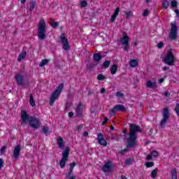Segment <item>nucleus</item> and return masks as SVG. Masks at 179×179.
I'll list each match as a JSON object with an SVG mask.
<instances>
[{"label": "nucleus", "mask_w": 179, "mask_h": 179, "mask_svg": "<svg viewBox=\"0 0 179 179\" xmlns=\"http://www.w3.org/2000/svg\"><path fill=\"white\" fill-rule=\"evenodd\" d=\"M129 131L130 132L129 133V138H127V144L126 145V148H127L120 151V155H123L124 152H128V149H132L136 146V139L138 138L136 136V134H138V132H142V129L140 126L131 123L129 124Z\"/></svg>", "instance_id": "nucleus-1"}, {"label": "nucleus", "mask_w": 179, "mask_h": 179, "mask_svg": "<svg viewBox=\"0 0 179 179\" xmlns=\"http://www.w3.org/2000/svg\"><path fill=\"white\" fill-rule=\"evenodd\" d=\"M21 119L22 121V124H27L28 121L29 126L34 129H38V128L41 127V122H40V119L33 116L29 117L26 110H22L21 112Z\"/></svg>", "instance_id": "nucleus-2"}, {"label": "nucleus", "mask_w": 179, "mask_h": 179, "mask_svg": "<svg viewBox=\"0 0 179 179\" xmlns=\"http://www.w3.org/2000/svg\"><path fill=\"white\" fill-rule=\"evenodd\" d=\"M47 31V24L44 20H41L38 25V37L40 40H45L47 38V35L45 32Z\"/></svg>", "instance_id": "nucleus-3"}, {"label": "nucleus", "mask_w": 179, "mask_h": 179, "mask_svg": "<svg viewBox=\"0 0 179 179\" xmlns=\"http://www.w3.org/2000/svg\"><path fill=\"white\" fill-rule=\"evenodd\" d=\"M62 90H64V83H60L50 96V106H53L54 103H55V100L59 97Z\"/></svg>", "instance_id": "nucleus-4"}, {"label": "nucleus", "mask_w": 179, "mask_h": 179, "mask_svg": "<svg viewBox=\"0 0 179 179\" xmlns=\"http://www.w3.org/2000/svg\"><path fill=\"white\" fill-rule=\"evenodd\" d=\"M169 37L172 41L177 40V37H178V27L177 26V23L171 22V30Z\"/></svg>", "instance_id": "nucleus-5"}, {"label": "nucleus", "mask_w": 179, "mask_h": 179, "mask_svg": "<svg viewBox=\"0 0 179 179\" xmlns=\"http://www.w3.org/2000/svg\"><path fill=\"white\" fill-rule=\"evenodd\" d=\"M174 57V54H173L171 50H168V52L164 59V64H166V65H169V66H173V65L176 64V59Z\"/></svg>", "instance_id": "nucleus-6"}, {"label": "nucleus", "mask_w": 179, "mask_h": 179, "mask_svg": "<svg viewBox=\"0 0 179 179\" xmlns=\"http://www.w3.org/2000/svg\"><path fill=\"white\" fill-rule=\"evenodd\" d=\"M68 157H69V147H66L64 150L62 152V157L60 160V167L64 169L68 162Z\"/></svg>", "instance_id": "nucleus-7"}, {"label": "nucleus", "mask_w": 179, "mask_h": 179, "mask_svg": "<svg viewBox=\"0 0 179 179\" xmlns=\"http://www.w3.org/2000/svg\"><path fill=\"white\" fill-rule=\"evenodd\" d=\"M162 117L163 118L161 120L159 125L161 128L164 129L167 120L170 118V112L169 111V108H164L163 109Z\"/></svg>", "instance_id": "nucleus-8"}, {"label": "nucleus", "mask_w": 179, "mask_h": 179, "mask_svg": "<svg viewBox=\"0 0 179 179\" xmlns=\"http://www.w3.org/2000/svg\"><path fill=\"white\" fill-rule=\"evenodd\" d=\"M76 166V162H71L70 164V169L68 173H66V177L68 179H76V176L73 175V168Z\"/></svg>", "instance_id": "nucleus-9"}, {"label": "nucleus", "mask_w": 179, "mask_h": 179, "mask_svg": "<svg viewBox=\"0 0 179 179\" xmlns=\"http://www.w3.org/2000/svg\"><path fill=\"white\" fill-rule=\"evenodd\" d=\"M114 169V165L111 163V161H108L102 167V171L103 173H110Z\"/></svg>", "instance_id": "nucleus-10"}, {"label": "nucleus", "mask_w": 179, "mask_h": 179, "mask_svg": "<svg viewBox=\"0 0 179 179\" xmlns=\"http://www.w3.org/2000/svg\"><path fill=\"white\" fill-rule=\"evenodd\" d=\"M15 80L17 83V85H19L20 86H26L27 83H26V80H24V76L17 74L15 76Z\"/></svg>", "instance_id": "nucleus-11"}, {"label": "nucleus", "mask_w": 179, "mask_h": 179, "mask_svg": "<svg viewBox=\"0 0 179 179\" xmlns=\"http://www.w3.org/2000/svg\"><path fill=\"white\" fill-rule=\"evenodd\" d=\"M60 40L62 43L63 44V50L65 51H68L69 50V43L68 42V39L66 36H65V34H62L60 36Z\"/></svg>", "instance_id": "nucleus-12"}, {"label": "nucleus", "mask_w": 179, "mask_h": 179, "mask_svg": "<svg viewBox=\"0 0 179 179\" xmlns=\"http://www.w3.org/2000/svg\"><path fill=\"white\" fill-rule=\"evenodd\" d=\"M20 150H22V147H20V144H17L13 150V157H14V160H17L19 159V157L20 156Z\"/></svg>", "instance_id": "nucleus-13"}, {"label": "nucleus", "mask_w": 179, "mask_h": 179, "mask_svg": "<svg viewBox=\"0 0 179 179\" xmlns=\"http://www.w3.org/2000/svg\"><path fill=\"white\" fill-rule=\"evenodd\" d=\"M97 141L101 146H107V141H106L101 133H99L98 134Z\"/></svg>", "instance_id": "nucleus-14"}, {"label": "nucleus", "mask_w": 179, "mask_h": 179, "mask_svg": "<svg viewBox=\"0 0 179 179\" xmlns=\"http://www.w3.org/2000/svg\"><path fill=\"white\" fill-rule=\"evenodd\" d=\"M83 104L82 103H79L76 108V113H77V117H81L82 114L83 113Z\"/></svg>", "instance_id": "nucleus-15"}, {"label": "nucleus", "mask_w": 179, "mask_h": 179, "mask_svg": "<svg viewBox=\"0 0 179 179\" xmlns=\"http://www.w3.org/2000/svg\"><path fill=\"white\" fill-rule=\"evenodd\" d=\"M120 43L122 45H129V36H123L120 38Z\"/></svg>", "instance_id": "nucleus-16"}, {"label": "nucleus", "mask_w": 179, "mask_h": 179, "mask_svg": "<svg viewBox=\"0 0 179 179\" xmlns=\"http://www.w3.org/2000/svg\"><path fill=\"white\" fill-rule=\"evenodd\" d=\"M57 145L60 149H64V148H65V145H64V139L61 136L57 137Z\"/></svg>", "instance_id": "nucleus-17"}, {"label": "nucleus", "mask_w": 179, "mask_h": 179, "mask_svg": "<svg viewBox=\"0 0 179 179\" xmlns=\"http://www.w3.org/2000/svg\"><path fill=\"white\" fill-rule=\"evenodd\" d=\"M118 13H120V7L116 8V9L115 10L113 15L111 16L110 22H115V19H117Z\"/></svg>", "instance_id": "nucleus-18"}, {"label": "nucleus", "mask_w": 179, "mask_h": 179, "mask_svg": "<svg viewBox=\"0 0 179 179\" xmlns=\"http://www.w3.org/2000/svg\"><path fill=\"white\" fill-rule=\"evenodd\" d=\"M102 59H103V56L100 52L95 53L93 55V59L94 61H95V62H99V61H101Z\"/></svg>", "instance_id": "nucleus-19"}, {"label": "nucleus", "mask_w": 179, "mask_h": 179, "mask_svg": "<svg viewBox=\"0 0 179 179\" xmlns=\"http://www.w3.org/2000/svg\"><path fill=\"white\" fill-rule=\"evenodd\" d=\"M115 110H116V111H122L123 113H125V111H127V108H125V106L121 104H117L115 106Z\"/></svg>", "instance_id": "nucleus-20"}, {"label": "nucleus", "mask_w": 179, "mask_h": 179, "mask_svg": "<svg viewBox=\"0 0 179 179\" xmlns=\"http://www.w3.org/2000/svg\"><path fill=\"white\" fill-rule=\"evenodd\" d=\"M117 71H118V66L115 64L112 65L110 68V73L111 75H115L117 73Z\"/></svg>", "instance_id": "nucleus-21"}, {"label": "nucleus", "mask_w": 179, "mask_h": 179, "mask_svg": "<svg viewBox=\"0 0 179 179\" xmlns=\"http://www.w3.org/2000/svg\"><path fill=\"white\" fill-rule=\"evenodd\" d=\"M29 104L31 107H36V101L33 97V94H29Z\"/></svg>", "instance_id": "nucleus-22"}, {"label": "nucleus", "mask_w": 179, "mask_h": 179, "mask_svg": "<svg viewBox=\"0 0 179 179\" xmlns=\"http://www.w3.org/2000/svg\"><path fill=\"white\" fill-rule=\"evenodd\" d=\"M26 55H27L26 51H23L22 53H20L19 55L17 61H19V62H20V61H22V59H24V58H26Z\"/></svg>", "instance_id": "nucleus-23"}, {"label": "nucleus", "mask_w": 179, "mask_h": 179, "mask_svg": "<svg viewBox=\"0 0 179 179\" xmlns=\"http://www.w3.org/2000/svg\"><path fill=\"white\" fill-rule=\"evenodd\" d=\"M130 66H131V68H136V66H138V60L131 59L130 61Z\"/></svg>", "instance_id": "nucleus-24"}, {"label": "nucleus", "mask_w": 179, "mask_h": 179, "mask_svg": "<svg viewBox=\"0 0 179 179\" xmlns=\"http://www.w3.org/2000/svg\"><path fill=\"white\" fill-rule=\"evenodd\" d=\"M147 87L150 89H153V87H156V83H153L150 80L147 82Z\"/></svg>", "instance_id": "nucleus-25"}, {"label": "nucleus", "mask_w": 179, "mask_h": 179, "mask_svg": "<svg viewBox=\"0 0 179 179\" xmlns=\"http://www.w3.org/2000/svg\"><path fill=\"white\" fill-rule=\"evenodd\" d=\"M171 179H177V169H174L171 171Z\"/></svg>", "instance_id": "nucleus-26"}, {"label": "nucleus", "mask_w": 179, "mask_h": 179, "mask_svg": "<svg viewBox=\"0 0 179 179\" xmlns=\"http://www.w3.org/2000/svg\"><path fill=\"white\" fill-rule=\"evenodd\" d=\"M169 6H170V2H169V1L164 0L162 1V8H164V9H167V8H169Z\"/></svg>", "instance_id": "nucleus-27"}, {"label": "nucleus", "mask_w": 179, "mask_h": 179, "mask_svg": "<svg viewBox=\"0 0 179 179\" xmlns=\"http://www.w3.org/2000/svg\"><path fill=\"white\" fill-rule=\"evenodd\" d=\"M125 16L126 19H131V17H132V11L131 10V9H128L125 12Z\"/></svg>", "instance_id": "nucleus-28"}, {"label": "nucleus", "mask_w": 179, "mask_h": 179, "mask_svg": "<svg viewBox=\"0 0 179 179\" xmlns=\"http://www.w3.org/2000/svg\"><path fill=\"white\" fill-rule=\"evenodd\" d=\"M159 171V169L156 168L155 169L152 170L151 172V177L152 178H156L157 176V172Z\"/></svg>", "instance_id": "nucleus-29"}, {"label": "nucleus", "mask_w": 179, "mask_h": 179, "mask_svg": "<svg viewBox=\"0 0 179 179\" xmlns=\"http://www.w3.org/2000/svg\"><path fill=\"white\" fill-rule=\"evenodd\" d=\"M132 163H134V159L132 158H127L124 162V164H127V166H131Z\"/></svg>", "instance_id": "nucleus-30"}, {"label": "nucleus", "mask_w": 179, "mask_h": 179, "mask_svg": "<svg viewBox=\"0 0 179 179\" xmlns=\"http://www.w3.org/2000/svg\"><path fill=\"white\" fill-rule=\"evenodd\" d=\"M177 6H178V2L177 1V0H173L171 2V8H177Z\"/></svg>", "instance_id": "nucleus-31"}, {"label": "nucleus", "mask_w": 179, "mask_h": 179, "mask_svg": "<svg viewBox=\"0 0 179 179\" xmlns=\"http://www.w3.org/2000/svg\"><path fill=\"white\" fill-rule=\"evenodd\" d=\"M47 64H48V59H43L41 61V64H39V66L41 68H43V66H45V65H47Z\"/></svg>", "instance_id": "nucleus-32"}, {"label": "nucleus", "mask_w": 179, "mask_h": 179, "mask_svg": "<svg viewBox=\"0 0 179 179\" xmlns=\"http://www.w3.org/2000/svg\"><path fill=\"white\" fill-rule=\"evenodd\" d=\"M34 8H36V1H33L30 3V7H29L30 12H33V10H34Z\"/></svg>", "instance_id": "nucleus-33"}, {"label": "nucleus", "mask_w": 179, "mask_h": 179, "mask_svg": "<svg viewBox=\"0 0 179 179\" xmlns=\"http://www.w3.org/2000/svg\"><path fill=\"white\" fill-rule=\"evenodd\" d=\"M96 66L97 64L91 63L87 66V69H88L89 71H92L94 68H96Z\"/></svg>", "instance_id": "nucleus-34"}, {"label": "nucleus", "mask_w": 179, "mask_h": 179, "mask_svg": "<svg viewBox=\"0 0 179 179\" xmlns=\"http://www.w3.org/2000/svg\"><path fill=\"white\" fill-rule=\"evenodd\" d=\"M109 114L110 117H114V115L117 114V109H115V106H114L113 108L110 110Z\"/></svg>", "instance_id": "nucleus-35"}, {"label": "nucleus", "mask_w": 179, "mask_h": 179, "mask_svg": "<svg viewBox=\"0 0 179 179\" xmlns=\"http://www.w3.org/2000/svg\"><path fill=\"white\" fill-rule=\"evenodd\" d=\"M110 60H106L103 64H102V67L103 68H105V69H107L110 66Z\"/></svg>", "instance_id": "nucleus-36"}, {"label": "nucleus", "mask_w": 179, "mask_h": 179, "mask_svg": "<svg viewBox=\"0 0 179 179\" xmlns=\"http://www.w3.org/2000/svg\"><path fill=\"white\" fill-rule=\"evenodd\" d=\"M51 27H52V29H57V27H58V26H59V22H55L52 24H50Z\"/></svg>", "instance_id": "nucleus-37"}, {"label": "nucleus", "mask_w": 179, "mask_h": 179, "mask_svg": "<svg viewBox=\"0 0 179 179\" xmlns=\"http://www.w3.org/2000/svg\"><path fill=\"white\" fill-rule=\"evenodd\" d=\"M145 166H146V167L148 168L153 167V166H155V162H145Z\"/></svg>", "instance_id": "nucleus-38"}, {"label": "nucleus", "mask_w": 179, "mask_h": 179, "mask_svg": "<svg viewBox=\"0 0 179 179\" xmlns=\"http://www.w3.org/2000/svg\"><path fill=\"white\" fill-rule=\"evenodd\" d=\"M80 6H81V8H86V6H87V1H82L80 2Z\"/></svg>", "instance_id": "nucleus-39"}, {"label": "nucleus", "mask_w": 179, "mask_h": 179, "mask_svg": "<svg viewBox=\"0 0 179 179\" xmlns=\"http://www.w3.org/2000/svg\"><path fill=\"white\" fill-rule=\"evenodd\" d=\"M151 155L152 156V157H157L159 156V152H157V151L156 150H153L152 152H151Z\"/></svg>", "instance_id": "nucleus-40"}, {"label": "nucleus", "mask_w": 179, "mask_h": 179, "mask_svg": "<svg viewBox=\"0 0 179 179\" xmlns=\"http://www.w3.org/2000/svg\"><path fill=\"white\" fill-rule=\"evenodd\" d=\"M98 80H104L106 79V76H103L102 74H99L97 76Z\"/></svg>", "instance_id": "nucleus-41"}, {"label": "nucleus", "mask_w": 179, "mask_h": 179, "mask_svg": "<svg viewBox=\"0 0 179 179\" xmlns=\"http://www.w3.org/2000/svg\"><path fill=\"white\" fill-rule=\"evenodd\" d=\"M115 96L117 97H120L121 99H122V97H124V95L123 93H121V92H117Z\"/></svg>", "instance_id": "nucleus-42"}, {"label": "nucleus", "mask_w": 179, "mask_h": 179, "mask_svg": "<svg viewBox=\"0 0 179 179\" xmlns=\"http://www.w3.org/2000/svg\"><path fill=\"white\" fill-rule=\"evenodd\" d=\"M112 139L113 141H117V142H120V136H117V135L113 136Z\"/></svg>", "instance_id": "nucleus-43"}, {"label": "nucleus", "mask_w": 179, "mask_h": 179, "mask_svg": "<svg viewBox=\"0 0 179 179\" xmlns=\"http://www.w3.org/2000/svg\"><path fill=\"white\" fill-rule=\"evenodd\" d=\"M71 102L67 101V102L66 103L65 110H69V108H71Z\"/></svg>", "instance_id": "nucleus-44"}, {"label": "nucleus", "mask_w": 179, "mask_h": 179, "mask_svg": "<svg viewBox=\"0 0 179 179\" xmlns=\"http://www.w3.org/2000/svg\"><path fill=\"white\" fill-rule=\"evenodd\" d=\"M48 129H49L48 127L43 126L42 131H43V134H47V132H48Z\"/></svg>", "instance_id": "nucleus-45"}, {"label": "nucleus", "mask_w": 179, "mask_h": 179, "mask_svg": "<svg viewBox=\"0 0 179 179\" xmlns=\"http://www.w3.org/2000/svg\"><path fill=\"white\" fill-rule=\"evenodd\" d=\"M175 111L176 113V114L178 115L179 117V103H176V106L175 108Z\"/></svg>", "instance_id": "nucleus-46"}, {"label": "nucleus", "mask_w": 179, "mask_h": 179, "mask_svg": "<svg viewBox=\"0 0 179 179\" xmlns=\"http://www.w3.org/2000/svg\"><path fill=\"white\" fill-rule=\"evenodd\" d=\"M5 162L2 158H0V170L1 169L2 167H3Z\"/></svg>", "instance_id": "nucleus-47"}, {"label": "nucleus", "mask_w": 179, "mask_h": 179, "mask_svg": "<svg viewBox=\"0 0 179 179\" xmlns=\"http://www.w3.org/2000/svg\"><path fill=\"white\" fill-rule=\"evenodd\" d=\"M5 150H6V146L1 147V148L0 150L1 155H3V153H5Z\"/></svg>", "instance_id": "nucleus-48"}, {"label": "nucleus", "mask_w": 179, "mask_h": 179, "mask_svg": "<svg viewBox=\"0 0 179 179\" xmlns=\"http://www.w3.org/2000/svg\"><path fill=\"white\" fill-rule=\"evenodd\" d=\"M157 47L158 48H163V47H164V43L163 42H159L157 43Z\"/></svg>", "instance_id": "nucleus-49"}, {"label": "nucleus", "mask_w": 179, "mask_h": 179, "mask_svg": "<svg viewBox=\"0 0 179 179\" xmlns=\"http://www.w3.org/2000/svg\"><path fill=\"white\" fill-rule=\"evenodd\" d=\"M149 15V10L145 9L143 13V16L146 17Z\"/></svg>", "instance_id": "nucleus-50"}, {"label": "nucleus", "mask_w": 179, "mask_h": 179, "mask_svg": "<svg viewBox=\"0 0 179 179\" xmlns=\"http://www.w3.org/2000/svg\"><path fill=\"white\" fill-rule=\"evenodd\" d=\"M122 132H123V134H124L123 136H124V138H127V136H128V135H129V133H128V132L127 131V129H124Z\"/></svg>", "instance_id": "nucleus-51"}, {"label": "nucleus", "mask_w": 179, "mask_h": 179, "mask_svg": "<svg viewBox=\"0 0 179 179\" xmlns=\"http://www.w3.org/2000/svg\"><path fill=\"white\" fill-rule=\"evenodd\" d=\"M83 129V124H80L77 127V130L79 131H82V129Z\"/></svg>", "instance_id": "nucleus-52"}, {"label": "nucleus", "mask_w": 179, "mask_h": 179, "mask_svg": "<svg viewBox=\"0 0 179 179\" xmlns=\"http://www.w3.org/2000/svg\"><path fill=\"white\" fill-rule=\"evenodd\" d=\"M108 122V118L105 117L103 121L102 122V125H106V123Z\"/></svg>", "instance_id": "nucleus-53"}, {"label": "nucleus", "mask_w": 179, "mask_h": 179, "mask_svg": "<svg viewBox=\"0 0 179 179\" xmlns=\"http://www.w3.org/2000/svg\"><path fill=\"white\" fill-rule=\"evenodd\" d=\"M164 96L165 97H169V96H170V94L169 93V91H165V92H164Z\"/></svg>", "instance_id": "nucleus-54"}, {"label": "nucleus", "mask_w": 179, "mask_h": 179, "mask_svg": "<svg viewBox=\"0 0 179 179\" xmlns=\"http://www.w3.org/2000/svg\"><path fill=\"white\" fill-rule=\"evenodd\" d=\"M174 12L176 14V17H179V10L178 9H175Z\"/></svg>", "instance_id": "nucleus-55"}, {"label": "nucleus", "mask_w": 179, "mask_h": 179, "mask_svg": "<svg viewBox=\"0 0 179 179\" xmlns=\"http://www.w3.org/2000/svg\"><path fill=\"white\" fill-rule=\"evenodd\" d=\"M152 155H148L145 158V160H152Z\"/></svg>", "instance_id": "nucleus-56"}, {"label": "nucleus", "mask_w": 179, "mask_h": 179, "mask_svg": "<svg viewBox=\"0 0 179 179\" xmlns=\"http://www.w3.org/2000/svg\"><path fill=\"white\" fill-rule=\"evenodd\" d=\"M69 118H72V117H73V112H69Z\"/></svg>", "instance_id": "nucleus-57"}, {"label": "nucleus", "mask_w": 179, "mask_h": 179, "mask_svg": "<svg viewBox=\"0 0 179 179\" xmlns=\"http://www.w3.org/2000/svg\"><path fill=\"white\" fill-rule=\"evenodd\" d=\"M124 51H128V45H124Z\"/></svg>", "instance_id": "nucleus-58"}, {"label": "nucleus", "mask_w": 179, "mask_h": 179, "mask_svg": "<svg viewBox=\"0 0 179 179\" xmlns=\"http://www.w3.org/2000/svg\"><path fill=\"white\" fill-rule=\"evenodd\" d=\"M101 94L106 93V89H105V88H102V89L101 90Z\"/></svg>", "instance_id": "nucleus-59"}, {"label": "nucleus", "mask_w": 179, "mask_h": 179, "mask_svg": "<svg viewBox=\"0 0 179 179\" xmlns=\"http://www.w3.org/2000/svg\"><path fill=\"white\" fill-rule=\"evenodd\" d=\"M163 82H164V78H160V79L159 80V83H163Z\"/></svg>", "instance_id": "nucleus-60"}, {"label": "nucleus", "mask_w": 179, "mask_h": 179, "mask_svg": "<svg viewBox=\"0 0 179 179\" xmlns=\"http://www.w3.org/2000/svg\"><path fill=\"white\" fill-rule=\"evenodd\" d=\"M89 136V133L87 131H85L83 134V136Z\"/></svg>", "instance_id": "nucleus-61"}, {"label": "nucleus", "mask_w": 179, "mask_h": 179, "mask_svg": "<svg viewBox=\"0 0 179 179\" xmlns=\"http://www.w3.org/2000/svg\"><path fill=\"white\" fill-rule=\"evenodd\" d=\"M94 94L93 91L89 90V92H88L89 96H92V94Z\"/></svg>", "instance_id": "nucleus-62"}, {"label": "nucleus", "mask_w": 179, "mask_h": 179, "mask_svg": "<svg viewBox=\"0 0 179 179\" xmlns=\"http://www.w3.org/2000/svg\"><path fill=\"white\" fill-rule=\"evenodd\" d=\"M121 179H128V178H127V176L122 175V176H121Z\"/></svg>", "instance_id": "nucleus-63"}, {"label": "nucleus", "mask_w": 179, "mask_h": 179, "mask_svg": "<svg viewBox=\"0 0 179 179\" xmlns=\"http://www.w3.org/2000/svg\"><path fill=\"white\" fill-rule=\"evenodd\" d=\"M21 3H26V0H20Z\"/></svg>", "instance_id": "nucleus-64"}]
</instances>
